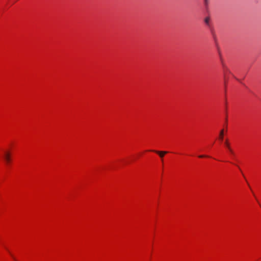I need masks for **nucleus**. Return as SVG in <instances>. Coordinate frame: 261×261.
I'll use <instances>...</instances> for the list:
<instances>
[{
  "mask_svg": "<svg viewBox=\"0 0 261 261\" xmlns=\"http://www.w3.org/2000/svg\"><path fill=\"white\" fill-rule=\"evenodd\" d=\"M4 158L7 163L8 164L10 163L11 161L10 154L8 152H6L5 153Z\"/></svg>",
  "mask_w": 261,
  "mask_h": 261,
  "instance_id": "obj_1",
  "label": "nucleus"
},
{
  "mask_svg": "<svg viewBox=\"0 0 261 261\" xmlns=\"http://www.w3.org/2000/svg\"><path fill=\"white\" fill-rule=\"evenodd\" d=\"M152 151L158 153L159 154L161 158H163L164 155L167 153V151H157V150H152Z\"/></svg>",
  "mask_w": 261,
  "mask_h": 261,
  "instance_id": "obj_2",
  "label": "nucleus"
},
{
  "mask_svg": "<svg viewBox=\"0 0 261 261\" xmlns=\"http://www.w3.org/2000/svg\"><path fill=\"white\" fill-rule=\"evenodd\" d=\"M224 137V129L221 130L219 134V139L222 140Z\"/></svg>",
  "mask_w": 261,
  "mask_h": 261,
  "instance_id": "obj_3",
  "label": "nucleus"
},
{
  "mask_svg": "<svg viewBox=\"0 0 261 261\" xmlns=\"http://www.w3.org/2000/svg\"><path fill=\"white\" fill-rule=\"evenodd\" d=\"M204 22L207 25H210V18L209 17H206L204 18Z\"/></svg>",
  "mask_w": 261,
  "mask_h": 261,
  "instance_id": "obj_4",
  "label": "nucleus"
},
{
  "mask_svg": "<svg viewBox=\"0 0 261 261\" xmlns=\"http://www.w3.org/2000/svg\"><path fill=\"white\" fill-rule=\"evenodd\" d=\"M225 145L226 146V147H227V148H229V147H230V145H229V143H228V141L227 140H226L225 142Z\"/></svg>",
  "mask_w": 261,
  "mask_h": 261,
  "instance_id": "obj_5",
  "label": "nucleus"
},
{
  "mask_svg": "<svg viewBox=\"0 0 261 261\" xmlns=\"http://www.w3.org/2000/svg\"><path fill=\"white\" fill-rule=\"evenodd\" d=\"M228 150L229 151V152H230L231 153H232V154H233V150H232V149H231V147H229V148H228Z\"/></svg>",
  "mask_w": 261,
  "mask_h": 261,
  "instance_id": "obj_6",
  "label": "nucleus"
},
{
  "mask_svg": "<svg viewBox=\"0 0 261 261\" xmlns=\"http://www.w3.org/2000/svg\"><path fill=\"white\" fill-rule=\"evenodd\" d=\"M204 1L205 5H207L208 3V0H204Z\"/></svg>",
  "mask_w": 261,
  "mask_h": 261,
  "instance_id": "obj_7",
  "label": "nucleus"
},
{
  "mask_svg": "<svg viewBox=\"0 0 261 261\" xmlns=\"http://www.w3.org/2000/svg\"><path fill=\"white\" fill-rule=\"evenodd\" d=\"M206 156L205 155H200L199 156V158H204V157H206Z\"/></svg>",
  "mask_w": 261,
  "mask_h": 261,
  "instance_id": "obj_8",
  "label": "nucleus"
},
{
  "mask_svg": "<svg viewBox=\"0 0 261 261\" xmlns=\"http://www.w3.org/2000/svg\"><path fill=\"white\" fill-rule=\"evenodd\" d=\"M14 260H15V261H16V260H15V258H14Z\"/></svg>",
  "mask_w": 261,
  "mask_h": 261,
  "instance_id": "obj_9",
  "label": "nucleus"
}]
</instances>
